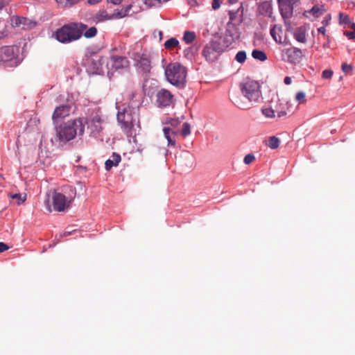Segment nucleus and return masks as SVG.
<instances>
[{
  "instance_id": "49",
  "label": "nucleus",
  "mask_w": 355,
  "mask_h": 355,
  "mask_svg": "<svg viewBox=\"0 0 355 355\" xmlns=\"http://www.w3.org/2000/svg\"><path fill=\"white\" fill-rule=\"evenodd\" d=\"M87 1L89 4L94 5L101 1V0H87Z\"/></svg>"
},
{
  "instance_id": "27",
  "label": "nucleus",
  "mask_w": 355,
  "mask_h": 355,
  "mask_svg": "<svg viewBox=\"0 0 355 355\" xmlns=\"http://www.w3.org/2000/svg\"><path fill=\"white\" fill-rule=\"evenodd\" d=\"M179 45V42L175 38H171L166 40L164 43V46L168 50H173L175 48L178 47Z\"/></svg>"
},
{
  "instance_id": "21",
  "label": "nucleus",
  "mask_w": 355,
  "mask_h": 355,
  "mask_svg": "<svg viewBox=\"0 0 355 355\" xmlns=\"http://www.w3.org/2000/svg\"><path fill=\"white\" fill-rule=\"evenodd\" d=\"M164 136L168 141V145L175 146L176 144L175 136L176 134L171 130L168 127H164L163 129Z\"/></svg>"
},
{
  "instance_id": "6",
  "label": "nucleus",
  "mask_w": 355,
  "mask_h": 355,
  "mask_svg": "<svg viewBox=\"0 0 355 355\" xmlns=\"http://www.w3.org/2000/svg\"><path fill=\"white\" fill-rule=\"evenodd\" d=\"M281 55L284 61L291 64H297L301 62L304 55L300 49L291 46L282 49Z\"/></svg>"
},
{
  "instance_id": "41",
  "label": "nucleus",
  "mask_w": 355,
  "mask_h": 355,
  "mask_svg": "<svg viewBox=\"0 0 355 355\" xmlns=\"http://www.w3.org/2000/svg\"><path fill=\"white\" fill-rule=\"evenodd\" d=\"M98 61L99 64L98 66L96 67V69L97 71H103V64L105 63V59L103 57H101L98 58Z\"/></svg>"
},
{
  "instance_id": "28",
  "label": "nucleus",
  "mask_w": 355,
  "mask_h": 355,
  "mask_svg": "<svg viewBox=\"0 0 355 355\" xmlns=\"http://www.w3.org/2000/svg\"><path fill=\"white\" fill-rule=\"evenodd\" d=\"M196 39V34L194 32L192 31H185L184 36H183V40L187 44H191Z\"/></svg>"
},
{
  "instance_id": "25",
  "label": "nucleus",
  "mask_w": 355,
  "mask_h": 355,
  "mask_svg": "<svg viewBox=\"0 0 355 355\" xmlns=\"http://www.w3.org/2000/svg\"><path fill=\"white\" fill-rule=\"evenodd\" d=\"M9 196L12 200H15L17 205L24 202L26 199V195L21 193L10 194Z\"/></svg>"
},
{
  "instance_id": "1",
  "label": "nucleus",
  "mask_w": 355,
  "mask_h": 355,
  "mask_svg": "<svg viewBox=\"0 0 355 355\" xmlns=\"http://www.w3.org/2000/svg\"><path fill=\"white\" fill-rule=\"evenodd\" d=\"M85 123V118L79 117L55 125L56 135L60 141H71L78 133L79 135L84 134Z\"/></svg>"
},
{
  "instance_id": "33",
  "label": "nucleus",
  "mask_w": 355,
  "mask_h": 355,
  "mask_svg": "<svg viewBox=\"0 0 355 355\" xmlns=\"http://www.w3.org/2000/svg\"><path fill=\"white\" fill-rule=\"evenodd\" d=\"M308 12L309 14L313 15L314 17H318L323 13V9H322L318 6H314Z\"/></svg>"
},
{
  "instance_id": "11",
  "label": "nucleus",
  "mask_w": 355,
  "mask_h": 355,
  "mask_svg": "<svg viewBox=\"0 0 355 355\" xmlns=\"http://www.w3.org/2000/svg\"><path fill=\"white\" fill-rule=\"evenodd\" d=\"M157 101L159 106L167 107L173 104V96L168 90L162 89L157 94Z\"/></svg>"
},
{
  "instance_id": "43",
  "label": "nucleus",
  "mask_w": 355,
  "mask_h": 355,
  "mask_svg": "<svg viewBox=\"0 0 355 355\" xmlns=\"http://www.w3.org/2000/svg\"><path fill=\"white\" fill-rule=\"evenodd\" d=\"M9 248L10 247L7 244L3 242H0V253L8 250Z\"/></svg>"
},
{
  "instance_id": "44",
  "label": "nucleus",
  "mask_w": 355,
  "mask_h": 355,
  "mask_svg": "<svg viewBox=\"0 0 355 355\" xmlns=\"http://www.w3.org/2000/svg\"><path fill=\"white\" fill-rule=\"evenodd\" d=\"M138 96V93L136 91L132 92L130 94H129V98L130 101H133L135 98H137Z\"/></svg>"
},
{
  "instance_id": "10",
  "label": "nucleus",
  "mask_w": 355,
  "mask_h": 355,
  "mask_svg": "<svg viewBox=\"0 0 355 355\" xmlns=\"http://www.w3.org/2000/svg\"><path fill=\"white\" fill-rule=\"evenodd\" d=\"M281 105H283V108L279 110V101H278L277 105L275 106V109L271 107H264L261 110L262 114L267 118L273 119L276 116L277 117H281L286 114V107L287 105L286 103H281Z\"/></svg>"
},
{
  "instance_id": "42",
  "label": "nucleus",
  "mask_w": 355,
  "mask_h": 355,
  "mask_svg": "<svg viewBox=\"0 0 355 355\" xmlns=\"http://www.w3.org/2000/svg\"><path fill=\"white\" fill-rule=\"evenodd\" d=\"M145 3L150 7L159 6L158 0H145Z\"/></svg>"
},
{
  "instance_id": "48",
  "label": "nucleus",
  "mask_w": 355,
  "mask_h": 355,
  "mask_svg": "<svg viewBox=\"0 0 355 355\" xmlns=\"http://www.w3.org/2000/svg\"><path fill=\"white\" fill-rule=\"evenodd\" d=\"M108 2L112 3L114 5H119L121 3L122 0H107Z\"/></svg>"
},
{
  "instance_id": "16",
  "label": "nucleus",
  "mask_w": 355,
  "mask_h": 355,
  "mask_svg": "<svg viewBox=\"0 0 355 355\" xmlns=\"http://www.w3.org/2000/svg\"><path fill=\"white\" fill-rule=\"evenodd\" d=\"M270 35L272 36V39L277 42V44H282L284 42L283 41V30L282 27L279 25L275 24L274 25L270 31Z\"/></svg>"
},
{
  "instance_id": "14",
  "label": "nucleus",
  "mask_w": 355,
  "mask_h": 355,
  "mask_svg": "<svg viewBox=\"0 0 355 355\" xmlns=\"http://www.w3.org/2000/svg\"><path fill=\"white\" fill-rule=\"evenodd\" d=\"M117 120L121 124V128L125 131L130 130L134 126L132 119L129 114H127L126 111L124 112H119L117 114Z\"/></svg>"
},
{
  "instance_id": "35",
  "label": "nucleus",
  "mask_w": 355,
  "mask_h": 355,
  "mask_svg": "<svg viewBox=\"0 0 355 355\" xmlns=\"http://www.w3.org/2000/svg\"><path fill=\"white\" fill-rule=\"evenodd\" d=\"M191 133V127L188 123H184L182 127V135L183 137H187Z\"/></svg>"
},
{
  "instance_id": "53",
  "label": "nucleus",
  "mask_w": 355,
  "mask_h": 355,
  "mask_svg": "<svg viewBox=\"0 0 355 355\" xmlns=\"http://www.w3.org/2000/svg\"><path fill=\"white\" fill-rule=\"evenodd\" d=\"M324 25H327L328 24V21L327 20H324L323 22H322Z\"/></svg>"
},
{
  "instance_id": "24",
  "label": "nucleus",
  "mask_w": 355,
  "mask_h": 355,
  "mask_svg": "<svg viewBox=\"0 0 355 355\" xmlns=\"http://www.w3.org/2000/svg\"><path fill=\"white\" fill-rule=\"evenodd\" d=\"M339 23L344 26L343 28H347L350 26L351 24H354L355 23L352 22L349 18V17L345 13H340L339 15Z\"/></svg>"
},
{
  "instance_id": "51",
  "label": "nucleus",
  "mask_w": 355,
  "mask_h": 355,
  "mask_svg": "<svg viewBox=\"0 0 355 355\" xmlns=\"http://www.w3.org/2000/svg\"><path fill=\"white\" fill-rule=\"evenodd\" d=\"M70 234H71V232H64V236H67V235H69Z\"/></svg>"
},
{
  "instance_id": "13",
  "label": "nucleus",
  "mask_w": 355,
  "mask_h": 355,
  "mask_svg": "<svg viewBox=\"0 0 355 355\" xmlns=\"http://www.w3.org/2000/svg\"><path fill=\"white\" fill-rule=\"evenodd\" d=\"M71 107L67 105H62L57 107L52 116V120L55 125L58 120L64 119L68 116L70 113Z\"/></svg>"
},
{
  "instance_id": "29",
  "label": "nucleus",
  "mask_w": 355,
  "mask_h": 355,
  "mask_svg": "<svg viewBox=\"0 0 355 355\" xmlns=\"http://www.w3.org/2000/svg\"><path fill=\"white\" fill-rule=\"evenodd\" d=\"M268 146L272 149L277 148L279 146V139L275 136L269 137Z\"/></svg>"
},
{
  "instance_id": "18",
  "label": "nucleus",
  "mask_w": 355,
  "mask_h": 355,
  "mask_svg": "<svg viewBox=\"0 0 355 355\" xmlns=\"http://www.w3.org/2000/svg\"><path fill=\"white\" fill-rule=\"evenodd\" d=\"M230 36L231 39L227 40V41L230 43L234 42L236 40L239 38V33L236 27L234 25H229L226 30V37Z\"/></svg>"
},
{
  "instance_id": "32",
  "label": "nucleus",
  "mask_w": 355,
  "mask_h": 355,
  "mask_svg": "<svg viewBox=\"0 0 355 355\" xmlns=\"http://www.w3.org/2000/svg\"><path fill=\"white\" fill-rule=\"evenodd\" d=\"M96 18L98 21H102L112 19V16H109L105 11H103L97 14Z\"/></svg>"
},
{
  "instance_id": "26",
  "label": "nucleus",
  "mask_w": 355,
  "mask_h": 355,
  "mask_svg": "<svg viewBox=\"0 0 355 355\" xmlns=\"http://www.w3.org/2000/svg\"><path fill=\"white\" fill-rule=\"evenodd\" d=\"M252 56L253 58L262 62L267 60L266 54L263 51L260 50H254L252 53Z\"/></svg>"
},
{
  "instance_id": "45",
  "label": "nucleus",
  "mask_w": 355,
  "mask_h": 355,
  "mask_svg": "<svg viewBox=\"0 0 355 355\" xmlns=\"http://www.w3.org/2000/svg\"><path fill=\"white\" fill-rule=\"evenodd\" d=\"M180 123L178 119H171L169 121V123L172 125H177Z\"/></svg>"
},
{
  "instance_id": "30",
  "label": "nucleus",
  "mask_w": 355,
  "mask_h": 355,
  "mask_svg": "<svg viewBox=\"0 0 355 355\" xmlns=\"http://www.w3.org/2000/svg\"><path fill=\"white\" fill-rule=\"evenodd\" d=\"M295 101L299 104H304L306 103V96L304 92H298L295 94Z\"/></svg>"
},
{
  "instance_id": "23",
  "label": "nucleus",
  "mask_w": 355,
  "mask_h": 355,
  "mask_svg": "<svg viewBox=\"0 0 355 355\" xmlns=\"http://www.w3.org/2000/svg\"><path fill=\"white\" fill-rule=\"evenodd\" d=\"M343 35L346 36L348 40H355V24H351L350 26L347 28H343Z\"/></svg>"
},
{
  "instance_id": "38",
  "label": "nucleus",
  "mask_w": 355,
  "mask_h": 355,
  "mask_svg": "<svg viewBox=\"0 0 355 355\" xmlns=\"http://www.w3.org/2000/svg\"><path fill=\"white\" fill-rule=\"evenodd\" d=\"M255 159L254 156L252 154H248L245 156L243 162L245 164H250Z\"/></svg>"
},
{
  "instance_id": "47",
  "label": "nucleus",
  "mask_w": 355,
  "mask_h": 355,
  "mask_svg": "<svg viewBox=\"0 0 355 355\" xmlns=\"http://www.w3.org/2000/svg\"><path fill=\"white\" fill-rule=\"evenodd\" d=\"M284 83H285L286 85H290V84L291 83V82H292L291 77H289V76H286V77L284 78Z\"/></svg>"
},
{
  "instance_id": "34",
  "label": "nucleus",
  "mask_w": 355,
  "mask_h": 355,
  "mask_svg": "<svg viewBox=\"0 0 355 355\" xmlns=\"http://www.w3.org/2000/svg\"><path fill=\"white\" fill-rule=\"evenodd\" d=\"M236 60L239 63H243L246 60V53L243 51H239L235 57Z\"/></svg>"
},
{
  "instance_id": "5",
  "label": "nucleus",
  "mask_w": 355,
  "mask_h": 355,
  "mask_svg": "<svg viewBox=\"0 0 355 355\" xmlns=\"http://www.w3.org/2000/svg\"><path fill=\"white\" fill-rule=\"evenodd\" d=\"M242 94L250 101L257 102L261 98V93L258 82L253 80H247L240 85Z\"/></svg>"
},
{
  "instance_id": "39",
  "label": "nucleus",
  "mask_w": 355,
  "mask_h": 355,
  "mask_svg": "<svg viewBox=\"0 0 355 355\" xmlns=\"http://www.w3.org/2000/svg\"><path fill=\"white\" fill-rule=\"evenodd\" d=\"M131 9V6H128L126 7L125 10L123 12H118L116 14L115 17L116 18H121L125 16H126L128 12Z\"/></svg>"
},
{
  "instance_id": "9",
  "label": "nucleus",
  "mask_w": 355,
  "mask_h": 355,
  "mask_svg": "<svg viewBox=\"0 0 355 355\" xmlns=\"http://www.w3.org/2000/svg\"><path fill=\"white\" fill-rule=\"evenodd\" d=\"M137 69L143 73H148L152 68L151 60L148 55L141 54L136 60Z\"/></svg>"
},
{
  "instance_id": "19",
  "label": "nucleus",
  "mask_w": 355,
  "mask_h": 355,
  "mask_svg": "<svg viewBox=\"0 0 355 355\" xmlns=\"http://www.w3.org/2000/svg\"><path fill=\"white\" fill-rule=\"evenodd\" d=\"M121 159V156L119 154L114 153L112 155L111 158L105 162V169L107 171H110L113 166H118Z\"/></svg>"
},
{
  "instance_id": "12",
  "label": "nucleus",
  "mask_w": 355,
  "mask_h": 355,
  "mask_svg": "<svg viewBox=\"0 0 355 355\" xmlns=\"http://www.w3.org/2000/svg\"><path fill=\"white\" fill-rule=\"evenodd\" d=\"M217 46L218 45L215 42H211L205 46L202 55L207 60L212 62L217 58L219 53Z\"/></svg>"
},
{
  "instance_id": "8",
  "label": "nucleus",
  "mask_w": 355,
  "mask_h": 355,
  "mask_svg": "<svg viewBox=\"0 0 355 355\" xmlns=\"http://www.w3.org/2000/svg\"><path fill=\"white\" fill-rule=\"evenodd\" d=\"M110 68L107 69L114 71L126 69L130 66V62L127 58L120 55H112L110 60Z\"/></svg>"
},
{
  "instance_id": "17",
  "label": "nucleus",
  "mask_w": 355,
  "mask_h": 355,
  "mask_svg": "<svg viewBox=\"0 0 355 355\" xmlns=\"http://www.w3.org/2000/svg\"><path fill=\"white\" fill-rule=\"evenodd\" d=\"M307 28L306 26H300L295 28L293 31L294 38L300 43L306 42Z\"/></svg>"
},
{
  "instance_id": "2",
  "label": "nucleus",
  "mask_w": 355,
  "mask_h": 355,
  "mask_svg": "<svg viewBox=\"0 0 355 355\" xmlns=\"http://www.w3.org/2000/svg\"><path fill=\"white\" fill-rule=\"evenodd\" d=\"M87 26L82 23H70L55 32L56 39L62 43H69L80 39Z\"/></svg>"
},
{
  "instance_id": "37",
  "label": "nucleus",
  "mask_w": 355,
  "mask_h": 355,
  "mask_svg": "<svg viewBox=\"0 0 355 355\" xmlns=\"http://www.w3.org/2000/svg\"><path fill=\"white\" fill-rule=\"evenodd\" d=\"M334 72L331 69H325L322 73V77L324 79H331L333 76Z\"/></svg>"
},
{
  "instance_id": "50",
  "label": "nucleus",
  "mask_w": 355,
  "mask_h": 355,
  "mask_svg": "<svg viewBox=\"0 0 355 355\" xmlns=\"http://www.w3.org/2000/svg\"><path fill=\"white\" fill-rule=\"evenodd\" d=\"M6 34L4 32H0V39L3 38Z\"/></svg>"
},
{
  "instance_id": "36",
  "label": "nucleus",
  "mask_w": 355,
  "mask_h": 355,
  "mask_svg": "<svg viewBox=\"0 0 355 355\" xmlns=\"http://www.w3.org/2000/svg\"><path fill=\"white\" fill-rule=\"evenodd\" d=\"M343 71L345 73H349L353 70V67L351 64L343 63L341 66Z\"/></svg>"
},
{
  "instance_id": "20",
  "label": "nucleus",
  "mask_w": 355,
  "mask_h": 355,
  "mask_svg": "<svg viewBox=\"0 0 355 355\" xmlns=\"http://www.w3.org/2000/svg\"><path fill=\"white\" fill-rule=\"evenodd\" d=\"M326 31L324 26L318 28V33L321 34L322 47L324 49L329 47L330 42L329 36L327 35Z\"/></svg>"
},
{
  "instance_id": "31",
  "label": "nucleus",
  "mask_w": 355,
  "mask_h": 355,
  "mask_svg": "<svg viewBox=\"0 0 355 355\" xmlns=\"http://www.w3.org/2000/svg\"><path fill=\"white\" fill-rule=\"evenodd\" d=\"M83 34L84 36L87 38L94 37L97 34V29L95 27H91L87 30L86 28L85 31L83 32Z\"/></svg>"
},
{
  "instance_id": "4",
  "label": "nucleus",
  "mask_w": 355,
  "mask_h": 355,
  "mask_svg": "<svg viewBox=\"0 0 355 355\" xmlns=\"http://www.w3.org/2000/svg\"><path fill=\"white\" fill-rule=\"evenodd\" d=\"M76 189L71 186H64L62 192H55L53 196V206L57 211H64L69 209L76 197Z\"/></svg>"
},
{
  "instance_id": "52",
  "label": "nucleus",
  "mask_w": 355,
  "mask_h": 355,
  "mask_svg": "<svg viewBox=\"0 0 355 355\" xmlns=\"http://www.w3.org/2000/svg\"><path fill=\"white\" fill-rule=\"evenodd\" d=\"M15 21H15V24H18V21H19V18H17V17H16V18H15Z\"/></svg>"
},
{
  "instance_id": "15",
  "label": "nucleus",
  "mask_w": 355,
  "mask_h": 355,
  "mask_svg": "<svg viewBox=\"0 0 355 355\" xmlns=\"http://www.w3.org/2000/svg\"><path fill=\"white\" fill-rule=\"evenodd\" d=\"M15 57L14 49L10 46L0 48V63L8 62Z\"/></svg>"
},
{
  "instance_id": "46",
  "label": "nucleus",
  "mask_w": 355,
  "mask_h": 355,
  "mask_svg": "<svg viewBox=\"0 0 355 355\" xmlns=\"http://www.w3.org/2000/svg\"><path fill=\"white\" fill-rule=\"evenodd\" d=\"M8 2L5 0H0V11L8 5Z\"/></svg>"
},
{
  "instance_id": "22",
  "label": "nucleus",
  "mask_w": 355,
  "mask_h": 355,
  "mask_svg": "<svg viewBox=\"0 0 355 355\" xmlns=\"http://www.w3.org/2000/svg\"><path fill=\"white\" fill-rule=\"evenodd\" d=\"M259 12L261 15L271 16L272 14V6L268 2H264L259 6Z\"/></svg>"
},
{
  "instance_id": "40",
  "label": "nucleus",
  "mask_w": 355,
  "mask_h": 355,
  "mask_svg": "<svg viewBox=\"0 0 355 355\" xmlns=\"http://www.w3.org/2000/svg\"><path fill=\"white\" fill-rule=\"evenodd\" d=\"M223 0H213V2H212V8H213L214 10H217V9H218V8L220 7V6H221V4H222V3H223Z\"/></svg>"
},
{
  "instance_id": "7",
  "label": "nucleus",
  "mask_w": 355,
  "mask_h": 355,
  "mask_svg": "<svg viewBox=\"0 0 355 355\" xmlns=\"http://www.w3.org/2000/svg\"><path fill=\"white\" fill-rule=\"evenodd\" d=\"M86 123L87 124L88 129L90 131L91 135L94 137H98L103 130V120L99 115H95L91 118L89 121L85 118Z\"/></svg>"
},
{
  "instance_id": "3",
  "label": "nucleus",
  "mask_w": 355,
  "mask_h": 355,
  "mask_svg": "<svg viewBox=\"0 0 355 355\" xmlns=\"http://www.w3.org/2000/svg\"><path fill=\"white\" fill-rule=\"evenodd\" d=\"M187 71L186 67L179 62L168 64L165 69L166 80L172 85L182 88L187 83Z\"/></svg>"
}]
</instances>
